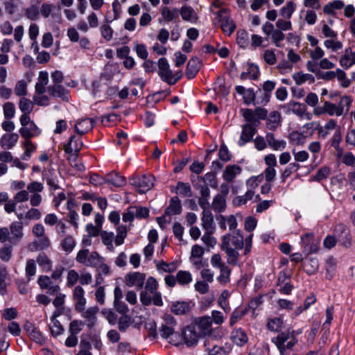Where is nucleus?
Returning <instances> with one entry per match:
<instances>
[{
    "label": "nucleus",
    "instance_id": "nucleus-1",
    "mask_svg": "<svg viewBox=\"0 0 355 355\" xmlns=\"http://www.w3.org/2000/svg\"><path fill=\"white\" fill-rule=\"evenodd\" d=\"M252 237L253 234H250L244 239L241 231L237 230L223 236L220 245L232 247L236 249H243L244 248V254L246 255L251 251Z\"/></svg>",
    "mask_w": 355,
    "mask_h": 355
},
{
    "label": "nucleus",
    "instance_id": "nucleus-2",
    "mask_svg": "<svg viewBox=\"0 0 355 355\" xmlns=\"http://www.w3.org/2000/svg\"><path fill=\"white\" fill-rule=\"evenodd\" d=\"M164 322L160 329L162 337L168 339L169 343L178 345L182 343L180 335L175 331L177 322L171 315H165L163 318Z\"/></svg>",
    "mask_w": 355,
    "mask_h": 355
},
{
    "label": "nucleus",
    "instance_id": "nucleus-3",
    "mask_svg": "<svg viewBox=\"0 0 355 355\" xmlns=\"http://www.w3.org/2000/svg\"><path fill=\"white\" fill-rule=\"evenodd\" d=\"M158 75L161 79L170 85H175L182 76L181 71L173 72L166 58H162L158 60Z\"/></svg>",
    "mask_w": 355,
    "mask_h": 355
},
{
    "label": "nucleus",
    "instance_id": "nucleus-4",
    "mask_svg": "<svg viewBox=\"0 0 355 355\" xmlns=\"http://www.w3.org/2000/svg\"><path fill=\"white\" fill-rule=\"evenodd\" d=\"M272 343L277 346L280 355H286V350L291 349L297 343V339L293 333L289 331L279 333L272 339Z\"/></svg>",
    "mask_w": 355,
    "mask_h": 355
},
{
    "label": "nucleus",
    "instance_id": "nucleus-5",
    "mask_svg": "<svg viewBox=\"0 0 355 355\" xmlns=\"http://www.w3.org/2000/svg\"><path fill=\"white\" fill-rule=\"evenodd\" d=\"M76 260L85 266L96 267L104 259L96 251L89 252L88 249H82L77 253Z\"/></svg>",
    "mask_w": 355,
    "mask_h": 355
},
{
    "label": "nucleus",
    "instance_id": "nucleus-6",
    "mask_svg": "<svg viewBox=\"0 0 355 355\" xmlns=\"http://www.w3.org/2000/svg\"><path fill=\"white\" fill-rule=\"evenodd\" d=\"M218 21L220 23V28L223 31L228 35H230L235 30L236 25L233 20L230 17L229 10L227 8H222L215 12Z\"/></svg>",
    "mask_w": 355,
    "mask_h": 355
},
{
    "label": "nucleus",
    "instance_id": "nucleus-7",
    "mask_svg": "<svg viewBox=\"0 0 355 355\" xmlns=\"http://www.w3.org/2000/svg\"><path fill=\"white\" fill-rule=\"evenodd\" d=\"M130 181V184L135 186L141 193L149 191L154 186V177L150 175L134 177Z\"/></svg>",
    "mask_w": 355,
    "mask_h": 355
},
{
    "label": "nucleus",
    "instance_id": "nucleus-8",
    "mask_svg": "<svg viewBox=\"0 0 355 355\" xmlns=\"http://www.w3.org/2000/svg\"><path fill=\"white\" fill-rule=\"evenodd\" d=\"M44 189V186L41 182L34 181L27 185V190L30 192L29 196L30 205L36 207L42 202V197L40 194Z\"/></svg>",
    "mask_w": 355,
    "mask_h": 355
},
{
    "label": "nucleus",
    "instance_id": "nucleus-9",
    "mask_svg": "<svg viewBox=\"0 0 355 355\" xmlns=\"http://www.w3.org/2000/svg\"><path fill=\"white\" fill-rule=\"evenodd\" d=\"M304 252L307 255L316 252L319 248L320 241L315 239L313 233H306L301 237Z\"/></svg>",
    "mask_w": 355,
    "mask_h": 355
},
{
    "label": "nucleus",
    "instance_id": "nucleus-10",
    "mask_svg": "<svg viewBox=\"0 0 355 355\" xmlns=\"http://www.w3.org/2000/svg\"><path fill=\"white\" fill-rule=\"evenodd\" d=\"M351 237L349 231L343 224H338L334 230V245L338 243L344 246L350 245Z\"/></svg>",
    "mask_w": 355,
    "mask_h": 355
},
{
    "label": "nucleus",
    "instance_id": "nucleus-11",
    "mask_svg": "<svg viewBox=\"0 0 355 355\" xmlns=\"http://www.w3.org/2000/svg\"><path fill=\"white\" fill-rule=\"evenodd\" d=\"M157 287L158 283L157 280L153 277H148L146 283L145 291L149 292L153 295V304L160 306L163 304V302L161 293L157 291Z\"/></svg>",
    "mask_w": 355,
    "mask_h": 355
},
{
    "label": "nucleus",
    "instance_id": "nucleus-12",
    "mask_svg": "<svg viewBox=\"0 0 355 355\" xmlns=\"http://www.w3.org/2000/svg\"><path fill=\"white\" fill-rule=\"evenodd\" d=\"M200 337V335L193 324L187 327L183 330L182 335L180 336L182 342L184 340L187 346H193L196 345Z\"/></svg>",
    "mask_w": 355,
    "mask_h": 355
},
{
    "label": "nucleus",
    "instance_id": "nucleus-13",
    "mask_svg": "<svg viewBox=\"0 0 355 355\" xmlns=\"http://www.w3.org/2000/svg\"><path fill=\"white\" fill-rule=\"evenodd\" d=\"M146 275L139 272H129L125 276V284L128 287L135 286L141 289L144 284Z\"/></svg>",
    "mask_w": 355,
    "mask_h": 355
},
{
    "label": "nucleus",
    "instance_id": "nucleus-14",
    "mask_svg": "<svg viewBox=\"0 0 355 355\" xmlns=\"http://www.w3.org/2000/svg\"><path fill=\"white\" fill-rule=\"evenodd\" d=\"M193 325L200 336H208L212 330V319L209 316H204L199 318Z\"/></svg>",
    "mask_w": 355,
    "mask_h": 355
},
{
    "label": "nucleus",
    "instance_id": "nucleus-15",
    "mask_svg": "<svg viewBox=\"0 0 355 355\" xmlns=\"http://www.w3.org/2000/svg\"><path fill=\"white\" fill-rule=\"evenodd\" d=\"M257 126L252 123H245L242 126V132L239 140V145L242 146L252 141L257 132Z\"/></svg>",
    "mask_w": 355,
    "mask_h": 355
},
{
    "label": "nucleus",
    "instance_id": "nucleus-16",
    "mask_svg": "<svg viewBox=\"0 0 355 355\" xmlns=\"http://www.w3.org/2000/svg\"><path fill=\"white\" fill-rule=\"evenodd\" d=\"M84 289L80 286H76L73 291V299L76 302L75 309L78 312H83L86 305V298L84 296Z\"/></svg>",
    "mask_w": 355,
    "mask_h": 355
},
{
    "label": "nucleus",
    "instance_id": "nucleus-17",
    "mask_svg": "<svg viewBox=\"0 0 355 355\" xmlns=\"http://www.w3.org/2000/svg\"><path fill=\"white\" fill-rule=\"evenodd\" d=\"M35 238L37 239L29 243L28 246V249L31 252L37 251L38 250H46L51 245V240L47 234Z\"/></svg>",
    "mask_w": 355,
    "mask_h": 355
},
{
    "label": "nucleus",
    "instance_id": "nucleus-18",
    "mask_svg": "<svg viewBox=\"0 0 355 355\" xmlns=\"http://www.w3.org/2000/svg\"><path fill=\"white\" fill-rule=\"evenodd\" d=\"M10 243H16L24 236L23 225L19 221H14L10 225Z\"/></svg>",
    "mask_w": 355,
    "mask_h": 355
},
{
    "label": "nucleus",
    "instance_id": "nucleus-19",
    "mask_svg": "<svg viewBox=\"0 0 355 355\" xmlns=\"http://www.w3.org/2000/svg\"><path fill=\"white\" fill-rule=\"evenodd\" d=\"M94 124L93 119L85 118L78 120L75 125V131L80 135H83L90 131Z\"/></svg>",
    "mask_w": 355,
    "mask_h": 355
},
{
    "label": "nucleus",
    "instance_id": "nucleus-20",
    "mask_svg": "<svg viewBox=\"0 0 355 355\" xmlns=\"http://www.w3.org/2000/svg\"><path fill=\"white\" fill-rule=\"evenodd\" d=\"M99 309L94 306L86 310L85 309L83 312H80L82 317L86 320L87 325L89 329L92 328L96 324L97 320L96 315Z\"/></svg>",
    "mask_w": 355,
    "mask_h": 355
},
{
    "label": "nucleus",
    "instance_id": "nucleus-21",
    "mask_svg": "<svg viewBox=\"0 0 355 355\" xmlns=\"http://www.w3.org/2000/svg\"><path fill=\"white\" fill-rule=\"evenodd\" d=\"M217 220H218L220 227L223 230H226L227 226H228L230 230H234L238 225L236 216L234 215H220L217 217Z\"/></svg>",
    "mask_w": 355,
    "mask_h": 355
},
{
    "label": "nucleus",
    "instance_id": "nucleus-22",
    "mask_svg": "<svg viewBox=\"0 0 355 355\" xmlns=\"http://www.w3.org/2000/svg\"><path fill=\"white\" fill-rule=\"evenodd\" d=\"M266 139L268 146L274 150H283L286 147V141L276 139L275 135L272 132L266 134Z\"/></svg>",
    "mask_w": 355,
    "mask_h": 355
},
{
    "label": "nucleus",
    "instance_id": "nucleus-23",
    "mask_svg": "<svg viewBox=\"0 0 355 355\" xmlns=\"http://www.w3.org/2000/svg\"><path fill=\"white\" fill-rule=\"evenodd\" d=\"M83 144L80 141V138L76 135H71L67 144L64 146L65 153L71 154L73 152L78 153L82 148Z\"/></svg>",
    "mask_w": 355,
    "mask_h": 355
},
{
    "label": "nucleus",
    "instance_id": "nucleus-24",
    "mask_svg": "<svg viewBox=\"0 0 355 355\" xmlns=\"http://www.w3.org/2000/svg\"><path fill=\"white\" fill-rule=\"evenodd\" d=\"M242 171L241 167L236 164L227 165L223 173V178L228 182H233L236 175Z\"/></svg>",
    "mask_w": 355,
    "mask_h": 355
},
{
    "label": "nucleus",
    "instance_id": "nucleus-25",
    "mask_svg": "<svg viewBox=\"0 0 355 355\" xmlns=\"http://www.w3.org/2000/svg\"><path fill=\"white\" fill-rule=\"evenodd\" d=\"M222 250L225 252L227 262L229 264L236 266L239 263V249L232 247L220 245Z\"/></svg>",
    "mask_w": 355,
    "mask_h": 355
},
{
    "label": "nucleus",
    "instance_id": "nucleus-26",
    "mask_svg": "<svg viewBox=\"0 0 355 355\" xmlns=\"http://www.w3.org/2000/svg\"><path fill=\"white\" fill-rule=\"evenodd\" d=\"M352 99L349 96H343L340 98L338 104L336 106L334 105V113L337 116L346 114L349 109Z\"/></svg>",
    "mask_w": 355,
    "mask_h": 355
},
{
    "label": "nucleus",
    "instance_id": "nucleus-27",
    "mask_svg": "<svg viewBox=\"0 0 355 355\" xmlns=\"http://www.w3.org/2000/svg\"><path fill=\"white\" fill-rule=\"evenodd\" d=\"M21 137L26 139L36 137L40 134V130L37 125L33 122L26 127H21L19 130Z\"/></svg>",
    "mask_w": 355,
    "mask_h": 355
},
{
    "label": "nucleus",
    "instance_id": "nucleus-28",
    "mask_svg": "<svg viewBox=\"0 0 355 355\" xmlns=\"http://www.w3.org/2000/svg\"><path fill=\"white\" fill-rule=\"evenodd\" d=\"M182 211V205L180 199L177 197H173L170 201L169 205L165 209V215L170 217L173 215L180 214Z\"/></svg>",
    "mask_w": 355,
    "mask_h": 355
},
{
    "label": "nucleus",
    "instance_id": "nucleus-29",
    "mask_svg": "<svg viewBox=\"0 0 355 355\" xmlns=\"http://www.w3.org/2000/svg\"><path fill=\"white\" fill-rule=\"evenodd\" d=\"M18 139L19 135L17 133L6 134L1 138L0 145L3 149H11L16 145Z\"/></svg>",
    "mask_w": 355,
    "mask_h": 355
},
{
    "label": "nucleus",
    "instance_id": "nucleus-30",
    "mask_svg": "<svg viewBox=\"0 0 355 355\" xmlns=\"http://www.w3.org/2000/svg\"><path fill=\"white\" fill-rule=\"evenodd\" d=\"M49 93L53 97L60 98L62 100H68L67 90L60 85L53 84L47 88Z\"/></svg>",
    "mask_w": 355,
    "mask_h": 355
},
{
    "label": "nucleus",
    "instance_id": "nucleus-31",
    "mask_svg": "<svg viewBox=\"0 0 355 355\" xmlns=\"http://www.w3.org/2000/svg\"><path fill=\"white\" fill-rule=\"evenodd\" d=\"M235 89L239 94L243 95L245 104L249 105L254 102L256 94L253 89H245L243 86H236Z\"/></svg>",
    "mask_w": 355,
    "mask_h": 355
},
{
    "label": "nucleus",
    "instance_id": "nucleus-32",
    "mask_svg": "<svg viewBox=\"0 0 355 355\" xmlns=\"http://www.w3.org/2000/svg\"><path fill=\"white\" fill-rule=\"evenodd\" d=\"M231 339L233 343L240 347L244 345L248 340L246 333L241 329L233 330L231 334Z\"/></svg>",
    "mask_w": 355,
    "mask_h": 355
},
{
    "label": "nucleus",
    "instance_id": "nucleus-33",
    "mask_svg": "<svg viewBox=\"0 0 355 355\" xmlns=\"http://www.w3.org/2000/svg\"><path fill=\"white\" fill-rule=\"evenodd\" d=\"M202 226L205 231L214 230V216L208 208L202 209Z\"/></svg>",
    "mask_w": 355,
    "mask_h": 355
},
{
    "label": "nucleus",
    "instance_id": "nucleus-34",
    "mask_svg": "<svg viewBox=\"0 0 355 355\" xmlns=\"http://www.w3.org/2000/svg\"><path fill=\"white\" fill-rule=\"evenodd\" d=\"M336 157L340 162L347 166H352L355 163V157L352 153H343L339 148H336Z\"/></svg>",
    "mask_w": 355,
    "mask_h": 355
},
{
    "label": "nucleus",
    "instance_id": "nucleus-35",
    "mask_svg": "<svg viewBox=\"0 0 355 355\" xmlns=\"http://www.w3.org/2000/svg\"><path fill=\"white\" fill-rule=\"evenodd\" d=\"M49 83V74L46 71H40L38 81L35 84V92L37 94H44L46 89V86Z\"/></svg>",
    "mask_w": 355,
    "mask_h": 355
},
{
    "label": "nucleus",
    "instance_id": "nucleus-36",
    "mask_svg": "<svg viewBox=\"0 0 355 355\" xmlns=\"http://www.w3.org/2000/svg\"><path fill=\"white\" fill-rule=\"evenodd\" d=\"M200 68V62L198 58H192L187 63L186 76L189 79L195 77Z\"/></svg>",
    "mask_w": 355,
    "mask_h": 355
},
{
    "label": "nucleus",
    "instance_id": "nucleus-37",
    "mask_svg": "<svg viewBox=\"0 0 355 355\" xmlns=\"http://www.w3.org/2000/svg\"><path fill=\"white\" fill-rule=\"evenodd\" d=\"M180 13L182 19L184 21L196 22L198 19L196 12L189 6H183L180 10Z\"/></svg>",
    "mask_w": 355,
    "mask_h": 355
},
{
    "label": "nucleus",
    "instance_id": "nucleus-38",
    "mask_svg": "<svg viewBox=\"0 0 355 355\" xmlns=\"http://www.w3.org/2000/svg\"><path fill=\"white\" fill-rule=\"evenodd\" d=\"M200 197L198 199V204L202 209L208 208L209 203V199L210 197V190L207 185L200 187Z\"/></svg>",
    "mask_w": 355,
    "mask_h": 355
},
{
    "label": "nucleus",
    "instance_id": "nucleus-39",
    "mask_svg": "<svg viewBox=\"0 0 355 355\" xmlns=\"http://www.w3.org/2000/svg\"><path fill=\"white\" fill-rule=\"evenodd\" d=\"M24 15L31 21H37L40 18V7L37 4L31 5L24 10Z\"/></svg>",
    "mask_w": 355,
    "mask_h": 355
},
{
    "label": "nucleus",
    "instance_id": "nucleus-40",
    "mask_svg": "<svg viewBox=\"0 0 355 355\" xmlns=\"http://www.w3.org/2000/svg\"><path fill=\"white\" fill-rule=\"evenodd\" d=\"M100 236L101 238L103 243L107 247V249L110 252L114 251V247L113 245V241L114 235L113 232H108L107 231H102L100 232Z\"/></svg>",
    "mask_w": 355,
    "mask_h": 355
},
{
    "label": "nucleus",
    "instance_id": "nucleus-41",
    "mask_svg": "<svg viewBox=\"0 0 355 355\" xmlns=\"http://www.w3.org/2000/svg\"><path fill=\"white\" fill-rule=\"evenodd\" d=\"M296 9V4L292 1H289L286 2L285 6H284L280 10H279V14L284 19H291L293 14L295 11Z\"/></svg>",
    "mask_w": 355,
    "mask_h": 355
},
{
    "label": "nucleus",
    "instance_id": "nucleus-42",
    "mask_svg": "<svg viewBox=\"0 0 355 355\" xmlns=\"http://www.w3.org/2000/svg\"><path fill=\"white\" fill-rule=\"evenodd\" d=\"M281 123V114L277 111H273L269 114L267 126L270 130H275Z\"/></svg>",
    "mask_w": 355,
    "mask_h": 355
},
{
    "label": "nucleus",
    "instance_id": "nucleus-43",
    "mask_svg": "<svg viewBox=\"0 0 355 355\" xmlns=\"http://www.w3.org/2000/svg\"><path fill=\"white\" fill-rule=\"evenodd\" d=\"M60 246L67 253L71 252L76 246V241L71 235H65L60 241Z\"/></svg>",
    "mask_w": 355,
    "mask_h": 355
},
{
    "label": "nucleus",
    "instance_id": "nucleus-44",
    "mask_svg": "<svg viewBox=\"0 0 355 355\" xmlns=\"http://www.w3.org/2000/svg\"><path fill=\"white\" fill-rule=\"evenodd\" d=\"M106 182L112 184L114 186L120 187H123L126 184L125 177L120 175L117 173H111L107 175Z\"/></svg>",
    "mask_w": 355,
    "mask_h": 355
},
{
    "label": "nucleus",
    "instance_id": "nucleus-45",
    "mask_svg": "<svg viewBox=\"0 0 355 355\" xmlns=\"http://www.w3.org/2000/svg\"><path fill=\"white\" fill-rule=\"evenodd\" d=\"M340 63L345 69H348L355 64V52L346 50L345 55L340 58Z\"/></svg>",
    "mask_w": 355,
    "mask_h": 355
},
{
    "label": "nucleus",
    "instance_id": "nucleus-46",
    "mask_svg": "<svg viewBox=\"0 0 355 355\" xmlns=\"http://www.w3.org/2000/svg\"><path fill=\"white\" fill-rule=\"evenodd\" d=\"M178 284L181 286H186L189 284L192 280V275L190 272L187 270H179L176 273Z\"/></svg>",
    "mask_w": 355,
    "mask_h": 355
},
{
    "label": "nucleus",
    "instance_id": "nucleus-47",
    "mask_svg": "<svg viewBox=\"0 0 355 355\" xmlns=\"http://www.w3.org/2000/svg\"><path fill=\"white\" fill-rule=\"evenodd\" d=\"M316 302V297L313 294L309 295L302 306H298L294 311L295 315H300L303 311L308 310L312 304Z\"/></svg>",
    "mask_w": 355,
    "mask_h": 355
},
{
    "label": "nucleus",
    "instance_id": "nucleus-48",
    "mask_svg": "<svg viewBox=\"0 0 355 355\" xmlns=\"http://www.w3.org/2000/svg\"><path fill=\"white\" fill-rule=\"evenodd\" d=\"M175 192L177 194H179L180 196L184 198L191 197L192 196V191L190 185L182 182H178L175 187Z\"/></svg>",
    "mask_w": 355,
    "mask_h": 355
},
{
    "label": "nucleus",
    "instance_id": "nucleus-49",
    "mask_svg": "<svg viewBox=\"0 0 355 355\" xmlns=\"http://www.w3.org/2000/svg\"><path fill=\"white\" fill-rule=\"evenodd\" d=\"M160 13L164 20L169 22L178 17V9L173 8L171 10L168 7L164 6L161 8Z\"/></svg>",
    "mask_w": 355,
    "mask_h": 355
},
{
    "label": "nucleus",
    "instance_id": "nucleus-50",
    "mask_svg": "<svg viewBox=\"0 0 355 355\" xmlns=\"http://www.w3.org/2000/svg\"><path fill=\"white\" fill-rule=\"evenodd\" d=\"M226 207V200L221 195H216L212 202V208L216 212H222Z\"/></svg>",
    "mask_w": 355,
    "mask_h": 355
},
{
    "label": "nucleus",
    "instance_id": "nucleus-51",
    "mask_svg": "<svg viewBox=\"0 0 355 355\" xmlns=\"http://www.w3.org/2000/svg\"><path fill=\"white\" fill-rule=\"evenodd\" d=\"M293 78L295 83L299 85L304 83L305 82H309L310 83H313L315 82L314 77L309 73L298 72L293 74Z\"/></svg>",
    "mask_w": 355,
    "mask_h": 355
},
{
    "label": "nucleus",
    "instance_id": "nucleus-52",
    "mask_svg": "<svg viewBox=\"0 0 355 355\" xmlns=\"http://www.w3.org/2000/svg\"><path fill=\"white\" fill-rule=\"evenodd\" d=\"M171 311L176 315H182L189 310V305L184 302H178L171 306Z\"/></svg>",
    "mask_w": 355,
    "mask_h": 355
},
{
    "label": "nucleus",
    "instance_id": "nucleus-53",
    "mask_svg": "<svg viewBox=\"0 0 355 355\" xmlns=\"http://www.w3.org/2000/svg\"><path fill=\"white\" fill-rule=\"evenodd\" d=\"M128 229L125 225H119L116 228V236L114 239V243L116 245H121L124 243V240L127 236Z\"/></svg>",
    "mask_w": 355,
    "mask_h": 355
},
{
    "label": "nucleus",
    "instance_id": "nucleus-54",
    "mask_svg": "<svg viewBox=\"0 0 355 355\" xmlns=\"http://www.w3.org/2000/svg\"><path fill=\"white\" fill-rule=\"evenodd\" d=\"M220 275L217 277V281L221 284H225L230 282V277L231 274V269L227 265H225L223 268H219Z\"/></svg>",
    "mask_w": 355,
    "mask_h": 355
},
{
    "label": "nucleus",
    "instance_id": "nucleus-55",
    "mask_svg": "<svg viewBox=\"0 0 355 355\" xmlns=\"http://www.w3.org/2000/svg\"><path fill=\"white\" fill-rule=\"evenodd\" d=\"M326 113L331 116L333 115V105L329 101H325L323 106L316 107L313 110V114L317 116H320Z\"/></svg>",
    "mask_w": 355,
    "mask_h": 355
},
{
    "label": "nucleus",
    "instance_id": "nucleus-56",
    "mask_svg": "<svg viewBox=\"0 0 355 355\" xmlns=\"http://www.w3.org/2000/svg\"><path fill=\"white\" fill-rule=\"evenodd\" d=\"M242 115L245 120L247 121L246 123H252L255 126H257L259 121L255 118L254 112L251 109H243L241 110Z\"/></svg>",
    "mask_w": 355,
    "mask_h": 355
},
{
    "label": "nucleus",
    "instance_id": "nucleus-57",
    "mask_svg": "<svg viewBox=\"0 0 355 355\" xmlns=\"http://www.w3.org/2000/svg\"><path fill=\"white\" fill-rule=\"evenodd\" d=\"M19 110L25 114H30L33 109V103L24 97L20 98L19 102Z\"/></svg>",
    "mask_w": 355,
    "mask_h": 355
},
{
    "label": "nucleus",
    "instance_id": "nucleus-58",
    "mask_svg": "<svg viewBox=\"0 0 355 355\" xmlns=\"http://www.w3.org/2000/svg\"><path fill=\"white\" fill-rule=\"evenodd\" d=\"M334 78H336L340 86L343 87H348L351 83L350 80L346 77V73L341 69H337L336 71L334 72Z\"/></svg>",
    "mask_w": 355,
    "mask_h": 355
},
{
    "label": "nucleus",
    "instance_id": "nucleus-59",
    "mask_svg": "<svg viewBox=\"0 0 355 355\" xmlns=\"http://www.w3.org/2000/svg\"><path fill=\"white\" fill-rule=\"evenodd\" d=\"M283 326V320L280 318H270L267 322V327L270 331H279Z\"/></svg>",
    "mask_w": 355,
    "mask_h": 355
},
{
    "label": "nucleus",
    "instance_id": "nucleus-60",
    "mask_svg": "<svg viewBox=\"0 0 355 355\" xmlns=\"http://www.w3.org/2000/svg\"><path fill=\"white\" fill-rule=\"evenodd\" d=\"M289 108L294 114L300 116H303L306 110V105L298 102H291Z\"/></svg>",
    "mask_w": 355,
    "mask_h": 355
},
{
    "label": "nucleus",
    "instance_id": "nucleus-61",
    "mask_svg": "<svg viewBox=\"0 0 355 355\" xmlns=\"http://www.w3.org/2000/svg\"><path fill=\"white\" fill-rule=\"evenodd\" d=\"M49 329L53 336H58L62 334L64 329L60 322L56 319L51 318Z\"/></svg>",
    "mask_w": 355,
    "mask_h": 355
},
{
    "label": "nucleus",
    "instance_id": "nucleus-62",
    "mask_svg": "<svg viewBox=\"0 0 355 355\" xmlns=\"http://www.w3.org/2000/svg\"><path fill=\"white\" fill-rule=\"evenodd\" d=\"M29 336L37 343H42L44 340L42 334L34 327L30 326L26 328Z\"/></svg>",
    "mask_w": 355,
    "mask_h": 355
},
{
    "label": "nucleus",
    "instance_id": "nucleus-63",
    "mask_svg": "<svg viewBox=\"0 0 355 355\" xmlns=\"http://www.w3.org/2000/svg\"><path fill=\"white\" fill-rule=\"evenodd\" d=\"M15 94L18 96H25L27 95V83L21 80H19L14 88Z\"/></svg>",
    "mask_w": 355,
    "mask_h": 355
},
{
    "label": "nucleus",
    "instance_id": "nucleus-64",
    "mask_svg": "<svg viewBox=\"0 0 355 355\" xmlns=\"http://www.w3.org/2000/svg\"><path fill=\"white\" fill-rule=\"evenodd\" d=\"M100 31L101 36L106 41L109 42L112 39L114 31L107 22L100 27Z\"/></svg>",
    "mask_w": 355,
    "mask_h": 355
}]
</instances>
